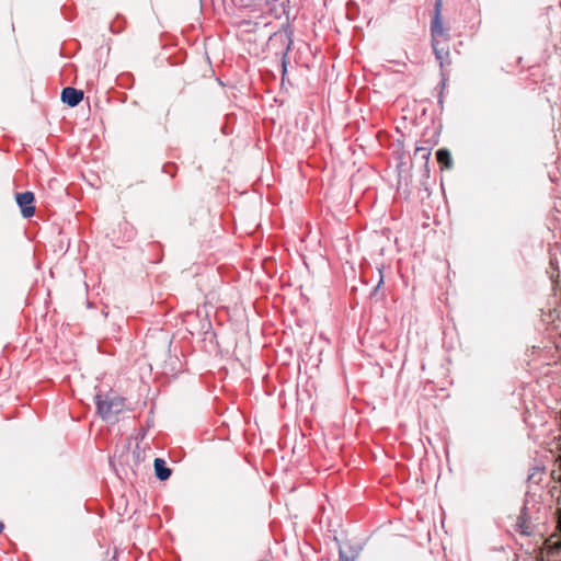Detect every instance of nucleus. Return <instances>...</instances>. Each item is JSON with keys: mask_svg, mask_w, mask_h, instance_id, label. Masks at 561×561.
Here are the masks:
<instances>
[{"mask_svg": "<svg viewBox=\"0 0 561 561\" xmlns=\"http://www.w3.org/2000/svg\"><path fill=\"white\" fill-rule=\"evenodd\" d=\"M436 159L442 170H450L454 167V161L448 149H439L436 152Z\"/></svg>", "mask_w": 561, "mask_h": 561, "instance_id": "39448f33", "label": "nucleus"}, {"mask_svg": "<svg viewBox=\"0 0 561 561\" xmlns=\"http://www.w3.org/2000/svg\"><path fill=\"white\" fill-rule=\"evenodd\" d=\"M414 159L424 161V167L427 170L428 160L431 157V147L417 146L414 150Z\"/></svg>", "mask_w": 561, "mask_h": 561, "instance_id": "0eeeda50", "label": "nucleus"}, {"mask_svg": "<svg viewBox=\"0 0 561 561\" xmlns=\"http://www.w3.org/2000/svg\"><path fill=\"white\" fill-rule=\"evenodd\" d=\"M278 38H283V35L274 34L273 36H271L270 42L277 41Z\"/></svg>", "mask_w": 561, "mask_h": 561, "instance_id": "9d476101", "label": "nucleus"}, {"mask_svg": "<svg viewBox=\"0 0 561 561\" xmlns=\"http://www.w3.org/2000/svg\"><path fill=\"white\" fill-rule=\"evenodd\" d=\"M15 201L24 218H31L35 214L34 194L32 192L18 193Z\"/></svg>", "mask_w": 561, "mask_h": 561, "instance_id": "7ed1b4c3", "label": "nucleus"}, {"mask_svg": "<svg viewBox=\"0 0 561 561\" xmlns=\"http://www.w3.org/2000/svg\"><path fill=\"white\" fill-rule=\"evenodd\" d=\"M2 530H3V524L0 523V534L2 533Z\"/></svg>", "mask_w": 561, "mask_h": 561, "instance_id": "f8f14e48", "label": "nucleus"}, {"mask_svg": "<svg viewBox=\"0 0 561 561\" xmlns=\"http://www.w3.org/2000/svg\"><path fill=\"white\" fill-rule=\"evenodd\" d=\"M442 0L435 2V14L431 25L432 33V46L435 53L436 59L439 66L443 68L450 65V48H449V35L447 30L444 28L440 12H442Z\"/></svg>", "mask_w": 561, "mask_h": 561, "instance_id": "f257e3e1", "label": "nucleus"}, {"mask_svg": "<svg viewBox=\"0 0 561 561\" xmlns=\"http://www.w3.org/2000/svg\"><path fill=\"white\" fill-rule=\"evenodd\" d=\"M96 407L100 416L106 422H115L125 411V399L115 394L96 396Z\"/></svg>", "mask_w": 561, "mask_h": 561, "instance_id": "f03ea898", "label": "nucleus"}, {"mask_svg": "<svg viewBox=\"0 0 561 561\" xmlns=\"http://www.w3.org/2000/svg\"><path fill=\"white\" fill-rule=\"evenodd\" d=\"M153 467H154V473H156V477L161 480V481H165L170 478L171 476V469H169L165 465V461L161 458H156L154 459V462H153Z\"/></svg>", "mask_w": 561, "mask_h": 561, "instance_id": "423d86ee", "label": "nucleus"}, {"mask_svg": "<svg viewBox=\"0 0 561 561\" xmlns=\"http://www.w3.org/2000/svg\"><path fill=\"white\" fill-rule=\"evenodd\" d=\"M517 527L519 529V531L523 534V535H529L530 534V527L528 526L526 519L524 518V516H519L518 519H517Z\"/></svg>", "mask_w": 561, "mask_h": 561, "instance_id": "6e6552de", "label": "nucleus"}, {"mask_svg": "<svg viewBox=\"0 0 561 561\" xmlns=\"http://www.w3.org/2000/svg\"><path fill=\"white\" fill-rule=\"evenodd\" d=\"M260 561H268V560H260Z\"/></svg>", "mask_w": 561, "mask_h": 561, "instance_id": "ddd939ff", "label": "nucleus"}, {"mask_svg": "<svg viewBox=\"0 0 561 561\" xmlns=\"http://www.w3.org/2000/svg\"><path fill=\"white\" fill-rule=\"evenodd\" d=\"M557 528L561 533V506L557 508Z\"/></svg>", "mask_w": 561, "mask_h": 561, "instance_id": "1a4fd4ad", "label": "nucleus"}, {"mask_svg": "<svg viewBox=\"0 0 561 561\" xmlns=\"http://www.w3.org/2000/svg\"><path fill=\"white\" fill-rule=\"evenodd\" d=\"M341 561H352L350 558L345 557L343 552L340 553Z\"/></svg>", "mask_w": 561, "mask_h": 561, "instance_id": "9b49d317", "label": "nucleus"}, {"mask_svg": "<svg viewBox=\"0 0 561 561\" xmlns=\"http://www.w3.org/2000/svg\"><path fill=\"white\" fill-rule=\"evenodd\" d=\"M83 100V92L71 87L64 88L61 101L71 107L77 106Z\"/></svg>", "mask_w": 561, "mask_h": 561, "instance_id": "20e7f679", "label": "nucleus"}]
</instances>
